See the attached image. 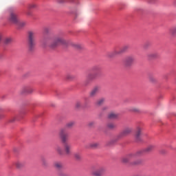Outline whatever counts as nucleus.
<instances>
[{
  "label": "nucleus",
  "instance_id": "1",
  "mask_svg": "<svg viewBox=\"0 0 176 176\" xmlns=\"http://www.w3.org/2000/svg\"><path fill=\"white\" fill-rule=\"evenodd\" d=\"M44 46H49L51 49H55L58 45H67V41L61 37L47 36L43 40Z\"/></svg>",
  "mask_w": 176,
  "mask_h": 176
},
{
  "label": "nucleus",
  "instance_id": "2",
  "mask_svg": "<svg viewBox=\"0 0 176 176\" xmlns=\"http://www.w3.org/2000/svg\"><path fill=\"white\" fill-rule=\"evenodd\" d=\"M142 155V151H138L135 153L129 154L126 157H122V163H130V162H131V164L133 166H138V164H141L142 163V160H136V159H138V157H140V156H141ZM134 160H136V161H134Z\"/></svg>",
  "mask_w": 176,
  "mask_h": 176
},
{
  "label": "nucleus",
  "instance_id": "3",
  "mask_svg": "<svg viewBox=\"0 0 176 176\" xmlns=\"http://www.w3.org/2000/svg\"><path fill=\"white\" fill-rule=\"evenodd\" d=\"M92 71L94 73H90L87 76V80L85 81V85L88 86L91 83L92 80H95L97 79L98 76H100V74H101V68L99 66H94L92 67Z\"/></svg>",
  "mask_w": 176,
  "mask_h": 176
},
{
  "label": "nucleus",
  "instance_id": "4",
  "mask_svg": "<svg viewBox=\"0 0 176 176\" xmlns=\"http://www.w3.org/2000/svg\"><path fill=\"white\" fill-rule=\"evenodd\" d=\"M129 50V45H123L120 47L119 50H114L112 52H108L107 54V57L108 58H113V57H116V56H119L120 54H123V53H126Z\"/></svg>",
  "mask_w": 176,
  "mask_h": 176
},
{
  "label": "nucleus",
  "instance_id": "5",
  "mask_svg": "<svg viewBox=\"0 0 176 176\" xmlns=\"http://www.w3.org/2000/svg\"><path fill=\"white\" fill-rule=\"evenodd\" d=\"M107 171L105 167L100 165H96L92 167L91 175L93 176H103Z\"/></svg>",
  "mask_w": 176,
  "mask_h": 176
},
{
  "label": "nucleus",
  "instance_id": "6",
  "mask_svg": "<svg viewBox=\"0 0 176 176\" xmlns=\"http://www.w3.org/2000/svg\"><path fill=\"white\" fill-rule=\"evenodd\" d=\"M35 36H36V33L35 32H28V45L30 50H33L35 47V45H36V43L35 42Z\"/></svg>",
  "mask_w": 176,
  "mask_h": 176
},
{
  "label": "nucleus",
  "instance_id": "7",
  "mask_svg": "<svg viewBox=\"0 0 176 176\" xmlns=\"http://www.w3.org/2000/svg\"><path fill=\"white\" fill-rule=\"evenodd\" d=\"M19 14L16 11H11L10 12L9 21L12 24H17L19 23Z\"/></svg>",
  "mask_w": 176,
  "mask_h": 176
},
{
  "label": "nucleus",
  "instance_id": "8",
  "mask_svg": "<svg viewBox=\"0 0 176 176\" xmlns=\"http://www.w3.org/2000/svg\"><path fill=\"white\" fill-rule=\"evenodd\" d=\"M34 92V89L30 85H25L22 87L20 91V94L21 96H28V94H32Z\"/></svg>",
  "mask_w": 176,
  "mask_h": 176
},
{
  "label": "nucleus",
  "instance_id": "9",
  "mask_svg": "<svg viewBox=\"0 0 176 176\" xmlns=\"http://www.w3.org/2000/svg\"><path fill=\"white\" fill-rule=\"evenodd\" d=\"M59 135L62 140V142L65 143V142H67V141H68L69 134H68V133L65 132V129H61L59 131Z\"/></svg>",
  "mask_w": 176,
  "mask_h": 176
},
{
  "label": "nucleus",
  "instance_id": "10",
  "mask_svg": "<svg viewBox=\"0 0 176 176\" xmlns=\"http://www.w3.org/2000/svg\"><path fill=\"white\" fill-rule=\"evenodd\" d=\"M131 131H133V129L130 127L126 128L122 132L118 134L116 138V140H120V138H122V137H126V135H129V134H130Z\"/></svg>",
  "mask_w": 176,
  "mask_h": 176
},
{
  "label": "nucleus",
  "instance_id": "11",
  "mask_svg": "<svg viewBox=\"0 0 176 176\" xmlns=\"http://www.w3.org/2000/svg\"><path fill=\"white\" fill-rule=\"evenodd\" d=\"M133 63H134V56H128L124 60V64L126 67H131Z\"/></svg>",
  "mask_w": 176,
  "mask_h": 176
},
{
  "label": "nucleus",
  "instance_id": "12",
  "mask_svg": "<svg viewBox=\"0 0 176 176\" xmlns=\"http://www.w3.org/2000/svg\"><path fill=\"white\" fill-rule=\"evenodd\" d=\"M100 91V87H94L91 91L89 92V97L90 98H93L97 96L98 92Z\"/></svg>",
  "mask_w": 176,
  "mask_h": 176
},
{
  "label": "nucleus",
  "instance_id": "13",
  "mask_svg": "<svg viewBox=\"0 0 176 176\" xmlns=\"http://www.w3.org/2000/svg\"><path fill=\"white\" fill-rule=\"evenodd\" d=\"M142 133V129H141V127H137L136 132L135 134V138L136 141L141 140Z\"/></svg>",
  "mask_w": 176,
  "mask_h": 176
},
{
  "label": "nucleus",
  "instance_id": "14",
  "mask_svg": "<svg viewBox=\"0 0 176 176\" xmlns=\"http://www.w3.org/2000/svg\"><path fill=\"white\" fill-rule=\"evenodd\" d=\"M71 144H68V143H66L64 145V151H65V155H71Z\"/></svg>",
  "mask_w": 176,
  "mask_h": 176
},
{
  "label": "nucleus",
  "instance_id": "15",
  "mask_svg": "<svg viewBox=\"0 0 176 176\" xmlns=\"http://www.w3.org/2000/svg\"><path fill=\"white\" fill-rule=\"evenodd\" d=\"M158 57L159 53L157 52H151L147 55V58H148V60H155V58H158Z\"/></svg>",
  "mask_w": 176,
  "mask_h": 176
},
{
  "label": "nucleus",
  "instance_id": "16",
  "mask_svg": "<svg viewBox=\"0 0 176 176\" xmlns=\"http://www.w3.org/2000/svg\"><path fill=\"white\" fill-rule=\"evenodd\" d=\"M100 146V143L98 142H94L90 143L87 146H86V148H91L92 149H96V148H98Z\"/></svg>",
  "mask_w": 176,
  "mask_h": 176
},
{
  "label": "nucleus",
  "instance_id": "17",
  "mask_svg": "<svg viewBox=\"0 0 176 176\" xmlns=\"http://www.w3.org/2000/svg\"><path fill=\"white\" fill-rule=\"evenodd\" d=\"M155 149V145H149L148 146L144 151H140L141 152H142V155H143L144 152H152V151H153Z\"/></svg>",
  "mask_w": 176,
  "mask_h": 176
},
{
  "label": "nucleus",
  "instance_id": "18",
  "mask_svg": "<svg viewBox=\"0 0 176 176\" xmlns=\"http://www.w3.org/2000/svg\"><path fill=\"white\" fill-rule=\"evenodd\" d=\"M118 116H119L118 113L112 112L108 115V118L109 119H118Z\"/></svg>",
  "mask_w": 176,
  "mask_h": 176
},
{
  "label": "nucleus",
  "instance_id": "19",
  "mask_svg": "<svg viewBox=\"0 0 176 176\" xmlns=\"http://www.w3.org/2000/svg\"><path fill=\"white\" fill-rule=\"evenodd\" d=\"M107 127L109 130H115L116 129V124L113 122H109L107 124Z\"/></svg>",
  "mask_w": 176,
  "mask_h": 176
},
{
  "label": "nucleus",
  "instance_id": "20",
  "mask_svg": "<svg viewBox=\"0 0 176 176\" xmlns=\"http://www.w3.org/2000/svg\"><path fill=\"white\" fill-rule=\"evenodd\" d=\"M104 102H105V98H102L96 101V105H97L98 107H101V105H102V104H104Z\"/></svg>",
  "mask_w": 176,
  "mask_h": 176
},
{
  "label": "nucleus",
  "instance_id": "21",
  "mask_svg": "<svg viewBox=\"0 0 176 176\" xmlns=\"http://www.w3.org/2000/svg\"><path fill=\"white\" fill-rule=\"evenodd\" d=\"M72 47H74V49H76L77 50H80V49H83V46L78 43H72Z\"/></svg>",
  "mask_w": 176,
  "mask_h": 176
},
{
  "label": "nucleus",
  "instance_id": "22",
  "mask_svg": "<svg viewBox=\"0 0 176 176\" xmlns=\"http://www.w3.org/2000/svg\"><path fill=\"white\" fill-rule=\"evenodd\" d=\"M54 167H55V168H57L58 170H61V168H63V163L55 162L54 164Z\"/></svg>",
  "mask_w": 176,
  "mask_h": 176
},
{
  "label": "nucleus",
  "instance_id": "23",
  "mask_svg": "<svg viewBox=\"0 0 176 176\" xmlns=\"http://www.w3.org/2000/svg\"><path fill=\"white\" fill-rule=\"evenodd\" d=\"M169 32L172 36H176V26L171 28L169 30Z\"/></svg>",
  "mask_w": 176,
  "mask_h": 176
},
{
  "label": "nucleus",
  "instance_id": "24",
  "mask_svg": "<svg viewBox=\"0 0 176 176\" xmlns=\"http://www.w3.org/2000/svg\"><path fill=\"white\" fill-rule=\"evenodd\" d=\"M75 126V122L71 121L65 124L66 129H72Z\"/></svg>",
  "mask_w": 176,
  "mask_h": 176
},
{
  "label": "nucleus",
  "instance_id": "25",
  "mask_svg": "<svg viewBox=\"0 0 176 176\" xmlns=\"http://www.w3.org/2000/svg\"><path fill=\"white\" fill-rule=\"evenodd\" d=\"M56 151L57 153H58V155H64V151H63V148H61V146H56Z\"/></svg>",
  "mask_w": 176,
  "mask_h": 176
},
{
  "label": "nucleus",
  "instance_id": "26",
  "mask_svg": "<svg viewBox=\"0 0 176 176\" xmlns=\"http://www.w3.org/2000/svg\"><path fill=\"white\" fill-rule=\"evenodd\" d=\"M26 24L27 23L25 21H20V19L18 21V23H16V25H18L19 28H23V27H25Z\"/></svg>",
  "mask_w": 176,
  "mask_h": 176
},
{
  "label": "nucleus",
  "instance_id": "27",
  "mask_svg": "<svg viewBox=\"0 0 176 176\" xmlns=\"http://www.w3.org/2000/svg\"><path fill=\"white\" fill-rule=\"evenodd\" d=\"M41 163L43 167H47V166H49V162H47V160L45 157L41 158Z\"/></svg>",
  "mask_w": 176,
  "mask_h": 176
},
{
  "label": "nucleus",
  "instance_id": "28",
  "mask_svg": "<svg viewBox=\"0 0 176 176\" xmlns=\"http://www.w3.org/2000/svg\"><path fill=\"white\" fill-rule=\"evenodd\" d=\"M74 159H76V160H80V159H82V155L80 153H75Z\"/></svg>",
  "mask_w": 176,
  "mask_h": 176
},
{
  "label": "nucleus",
  "instance_id": "29",
  "mask_svg": "<svg viewBox=\"0 0 176 176\" xmlns=\"http://www.w3.org/2000/svg\"><path fill=\"white\" fill-rule=\"evenodd\" d=\"M16 167H17V168H21L22 167H24V163L18 162L16 163Z\"/></svg>",
  "mask_w": 176,
  "mask_h": 176
},
{
  "label": "nucleus",
  "instance_id": "30",
  "mask_svg": "<svg viewBox=\"0 0 176 176\" xmlns=\"http://www.w3.org/2000/svg\"><path fill=\"white\" fill-rule=\"evenodd\" d=\"M4 43H6V45H9V43H12V38L10 37L6 38L4 40Z\"/></svg>",
  "mask_w": 176,
  "mask_h": 176
},
{
  "label": "nucleus",
  "instance_id": "31",
  "mask_svg": "<svg viewBox=\"0 0 176 176\" xmlns=\"http://www.w3.org/2000/svg\"><path fill=\"white\" fill-rule=\"evenodd\" d=\"M75 107H76V108H77V109H79V108H82V102L77 101L76 102Z\"/></svg>",
  "mask_w": 176,
  "mask_h": 176
},
{
  "label": "nucleus",
  "instance_id": "32",
  "mask_svg": "<svg viewBox=\"0 0 176 176\" xmlns=\"http://www.w3.org/2000/svg\"><path fill=\"white\" fill-rule=\"evenodd\" d=\"M36 8V4L35 3H31L28 6V9H35Z\"/></svg>",
  "mask_w": 176,
  "mask_h": 176
},
{
  "label": "nucleus",
  "instance_id": "33",
  "mask_svg": "<svg viewBox=\"0 0 176 176\" xmlns=\"http://www.w3.org/2000/svg\"><path fill=\"white\" fill-rule=\"evenodd\" d=\"M131 111H132V112H140V109L137 108V107H133Z\"/></svg>",
  "mask_w": 176,
  "mask_h": 176
},
{
  "label": "nucleus",
  "instance_id": "34",
  "mask_svg": "<svg viewBox=\"0 0 176 176\" xmlns=\"http://www.w3.org/2000/svg\"><path fill=\"white\" fill-rule=\"evenodd\" d=\"M16 120V118L13 117L11 119L9 120L10 123H13Z\"/></svg>",
  "mask_w": 176,
  "mask_h": 176
},
{
  "label": "nucleus",
  "instance_id": "35",
  "mask_svg": "<svg viewBox=\"0 0 176 176\" xmlns=\"http://www.w3.org/2000/svg\"><path fill=\"white\" fill-rule=\"evenodd\" d=\"M58 175L59 176H67V175H65V173H63V172H60L58 173Z\"/></svg>",
  "mask_w": 176,
  "mask_h": 176
},
{
  "label": "nucleus",
  "instance_id": "36",
  "mask_svg": "<svg viewBox=\"0 0 176 176\" xmlns=\"http://www.w3.org/2000/svg\"><path fill=\"white\" fill-rule=\"evenodd\" d=\"M94 124V122H90L89 123V126L90 127L93 126Z\"/></svg>",
  "mask_w": 176,
  "mask_h": 176
},
{
  "label": "nucleus",
  "instance_id": "37",
  "mask_svg": "<svg viewBox=\"0 0 176 176\" xmlns=\"http://www.w3.org/2000/svg\"><path fill=\"white\" fill-rule=\"evenodd\" d=\"M67 79H72V76H71V75H67Z\"/></svg>",
  "mask_w": 176,
  "mask_h": 176
},
{
  "label": "nucleus",
  "instance_id": "38",
  "mask_svg": "<svg viewBox=\"0 0 176 176\" xmlns=\"http://www.w3.org/2000/svg\"><path fill=\"white\" fill-rule=\"evenodd\" d=\"M107 109H108V107H103L102 109V111H107Z\"/></svg>",
  "mask_w": 176,
  "mask_h": 176
},
{
  "label": "nucleus",
  "instance_id": "39",
  "mask_svg": "<svg viewBox=\"0 0 176 176\" xmlns=\"http://www.w3.org/2000/svg\"><path fill=\"white\" fill-rule=\"evenodd\" d=\"M155 1H156V0H148V1H149L150 3H153V2H155Z\"/></svg>",
  "mask_w": 176,
  "mask_h": 176
},
{
  "label": "nucleus",
  "instance_id": "40",
  "mask_svg": "<svg viewBox=\"0 0 176 176\" xmlns=\"http://www.w3.org/2000/svg\"><path fill=\"white\" fill-rule=\"evenodd\" d=\"M146 47H148V44H144V49H146Z\"/></svg>",
  "mask_w": 176,
  "mask_h": 176
},
{
  "label": "nucleus",
  "instance_id": "41",
  "mask_svg": "<svg viewBox=\"0 0 176 176\" xmlns=\"http://www.w3.org/2000/svg\"><path fill=\"white\" fill-rule=\"evenodd\" d=\"M45 32L46 33L49 32V29L46 28V29L45 30Z\"/></svg>",
  "mask_w": 176,
  "mask_h": 176
},
{
  "label": "nucleus",
  "instance_id": "42",
  "mask_svg": "<svg viewBox=\"0 0 176 176\" xmlns=\"http://www.w3.org/2000/svg\"><path fill=\"white\" fill-rule=\"evenodd\" d=\"M151 82H155V80L153 79V78H151Z\"/></svg>",
  "mask_w": 176,
  "mask_h": 176
},
{
  "label": "nucleus",
  "instance_id": "43",
  "mask_svg": "<svg viewBox=\"0 0 176 176\" xmlns=\"http://www.w3.org/2000/svg\"><path fill=\"white\" fill-rule=\"evenodd\" d=\"M2 41V34H0V42Z\"/></svg>",
  "mask_w": 176,
  "mask_h": 176
},
{
  "label": "nucleus",
  "instance_id": "44",
  "mask_svg": "<svg viewBox=\"0 0 176 176\" xmlns=\"http://www.w3.org/2000/svg\"><path fill=\"white\" fill-rule=\"evenodd\" d=\"M161 153H166V151H161Z\"/></svg>",
  "mask_w": 176,
  "mask_h": 176
},
{
  "label": "nucleus",
  "instance_id": "45",
  "mask_svg": "<svg viewBox=\"0 0 176 176\" xmlns=\"http://www.w3.org/2000/svg\"><path fill=\"white\" fill-rule=\"evenodd\" d=\"M1 118H3V116H1Z\"/></svg>",
  "mask_w": 176,
  "mask_h": 176
}]
</instances>
